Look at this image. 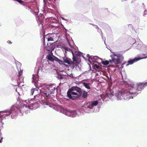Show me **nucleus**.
<instances>
[{"label": "nucleus", "mask_w": 147, "mask_h": 147, "mask_svg": "<svg viewBox=\"0 0 147 147\" xmlns=\"http://www.w3.org/2000/svg\"><path fill=\"white\" fill-rule=\"evenodd\" d=\"M114 91H115V96L117 99L118 100H128L131 98H133V96H135V93L133 91L130 90L129 88L128 89H123L119 90H116L115 88H113L112 90V92L109 94H107V96L109 98L111 99L113 98V96L114 95Z\"/></svg>", "instance_id": "nucleus-1"}, {"label": "nucleus", "mask_w": 147, "mask_h": 147, "mask_svg": "<svg viewBox=\"0 0 147 147\" xmlns=\"http://www.w3.org/2000/svg\"><path fill=\"white\" fill-rule=\"evenodd\" d=\"M22 109H24V111H27L28 109H35L39 106L40 102L34 98L29 99L21 102Z\"/></svg>", "instance_id": "nucleus-2"}, {"label": "nucleus", "mask_w": 147, "mask_h": 147, "mask_svg": "<svg viewBox=\"0 0 147 147\" xmlns=\"http://www.w3.org/2000/svg\"><path fill=\"white\" fill-rule=\"evenodd\" d=\"M19 111V110L17 107H13L10 110L0 112V129L3 128V125L4 124L2 121L1 117L6 118L11 114V117L13 119L18 114Z\"/></svg>", "instance_id": "nucleus-3"}, {"label": "nucleus", "mask_w": 147, "mask_h": 147, "mask_svg": "<svg viewBox=\"0 0 147 147\" xmlns=\"http://www.w3.org/2000/svg\"><path fill=\"white\" fill-rule=\"evenodd\" d=\"M41 90V95L45 98H47L52 93L54 94L57 91V87L55 84L46 85L42 84L40 87Z\"/></svg>", "instance_id": "nucleus-4"}, {"label": "nucleus", "mask_w": 147, "mask_h": 147, "mask_svg": "<svg viewBox=\"0 0 147 147\" xmlns=\"http://www.w3.org/2000/svg\"><path fill=\"white\" fill-rule=\"evenodd\" d=\"M113 53L111 55L112 60H110L109 61L112 63L113 62L115 64H118L120 63L124 59L123 55L119 52H112Z\"/></svg>", "instance_id": "nucleus-5"}, {"label": "nucleus", "mask_w": 147, "mask_h": 147, "mask_svg": "<svg viewBox=\"0 0 147 147\" xmlns=\"http://www.w3.org/2000/svg\"><path fill=\"white\" fill-rule=\"evenodd\" d=\"M55 109L57 111H59L69 117H74L77 115V113L76 111L69 110L67 109H64L59 105L56 107Z\"/></svg>", "instance_id": "nucleus-6"}, {"label": "nucleus", "mask_w": 147, "mask_h": 147, "mask_svg": "<svg viewBox=\"0 0 147 147\" xmlns=\"http://www.w3.org/2000/svg\"><path fill=\"white\" fill-rule=\"evenodd\" d=\"M38 76L36 74H35L33 75L32 77V83H33L35 86L37 88L32 89L31 90L30 94L31 95H33L34 94V97H36L38 95L39 93L41 94V90L40 88V86H38V85L36 84V82H38Z\"/></svg>", "instance_id": "nucleus-7"}, {"label": "nucleus", "mask_w": 147, "mask_h": 147, "mask_svg": "<svg viewBox=\"0 0 147 147\" xmlns=\"http://www.w3.org/2000/svg\"><path fill=\"white\" fill-rule=\"evenodd\" d=\"M98 102L95 100L87 103L84 105L85 112L88 113H92L94 112V107L96 106Z\"/></svg>", "instance_id": "nucleus-8"}, {"label": "nucleus", "mask_w": 147, "mask_h": 147, "mask_svg": "<svg viewBox=\"0 0 147 147\" xmlns=\"http://www.w3.org/2000/svg\"><path fill=\"white\" fill-rule=\"evenodd\" d=\"M147 84L146 83H138L136 85H134L133 86H129V89L130 90H132L133 91L134 93H135V95L136 96L138 94H136V91L138 92V91L141 90L143 89L144 88V87L146 86V85Z\"/></svg>", "instance_id": "nucleus-9"}, {"label": "nucleus", "mask_w": 147, "mask_h": 147, "mask_svg": "<svg viewBox=\"0 0 147 147\" xmlns=\"http://www.w3.org/2000/svg\"><path fill=\"white\" fill-rule=\"evenodd\" d=\"M132 40L134 42L133 47L137 49H141L146 52V46L144 45L141 41H139V42H137L135 43V40L134 39H132Z\"/></svg>", "instance_id": "nucleus-10"}, {"label": "nucleus", "mask_w": 147, "mask_h": 147, "mask_svg": "<svg viewBox=\"0 0 147 147\" xmlns=\"http://www.w3.org/2000/svg\"><path fill=\"white\" fill-rule=\"evenodd\" d=\"M47 45L48 47H49V48H50L51 49H49V48H47V50L50 52L49 53L48 55H47V58L49 60L51 61H53L54 60L55 61V58L57 57L53 55V53H52V51L54 50V47L52 45H51L49 46L47 43Z\"/></svg>", "instance_id": "nucleus-11"}, {"label": "nucleus", "mask_w": 147, "mask_h": 147, "mask_svg": "<svg viewBox=\"0 0 147 147\" xmlns=\"http://www.w3.org/2000/svg\"><path fill=\"white\" fill-rule=\"evenodd\" d=\"M63 50H65V51H67L71 52L73 56V59L74 61H77L76 60L77 58L76 57V56L77 57L80 56L81 55V53L80 52L75 51L74 53L73 50L72 49H70L66 47H63Z\"/></svg>", "instance_id": "nucleus-12"}, {"label": "nucleus", "mask_w": 147, "mask_h": 147, "mask_svg": "<svg viewBox=\"0 0 147 147\" xmlns=\"http://www.w3.org/2000/svg\"><path fill=\"white\" fill-rule=\"evenodd\" d=\"M67 96L73 100L76 99L78 97L80 96L82 94L76 93L69 90L67 93Z\"/></svg>", "instance_id": "nucleus-13"}, {"label": "nucleus", "mask_w": 147, "mask_h": 147, "mask_svg": "<svg viewBox=\"0 0 147 147\" xmlns=\"http://www.w3.org/2000/svg\"><path fill=\"white\" fill-rule=\"evenodd\" d=\"M88 60L91 63L92 61L93 62L97 63L98 64L102 61V59L97 56H90L89 55H87Z\"/></svg>", "instance_id": "nucleus-14"}, {"label": "nucleus", "mask_w": 147, "mask_h": 147, "mask_svg": "<svg viewBox=\"0 0 147 147\" xmlns=\"http://www.w3.org/2000/svg\"><path fill=\"white\" fill-rule=\"evenodd\" d=\"M49 65V62L47 61L44 62L42 64H41L40 66L37 69V68L36 67L35 69V70L36 69L37 70V73H39L40 72H42V71L43 70H46L47 69H48V67Z\"/></svg>", "instance_id": "nucleus-15"}, {"label": "nucleus", "mask_w": 147, "mask_h": 147, "mask_svg": "<svg viewBox=\"0 0 147 147\" xmlns=\"http://www.w3.org/2000/svg\"><path fill=\"white\" fill-rule=\"evenodd\" d=\"M80 60L78 58L77 61H74L72 64H71V67L73 69L79 71L80 69V68L78 65V64L80 62Z\"/></svg>", "instance_id": "nucleus-16"}, {"label": "nucleus", "mask_w": 147, "mask_h": 147, "mask_svg": "<svg viewBox=\"0 0 147 147\" xmlns=\"http://www.w3.org/2000/svg\"><path fill=\"white\" fill-rule=\"evenodd\" d=\"M57 37V34L56 33L51 34H48L45 37V38L48 41H53Z\"/></svg>", "instance_id": "nucleus-17"}, {"label": "nucleus", "mask_w": 147, "mask_h": 147, "mask_svg": "<svg viewBox=\"0 0 147 147\" xmlns=\"http://www.w3.org/2000/svg\"><path fill=\"white\" fill-rule=\"evenodd\" d=\"M145 58H146V57H145ZM144 58H139L136 57L133 59H130L128 61L127 63L126 64V66H127L129 65H131L134 63L136 62L137 61Z\"/></svg>", "instance_id": "nucleus-18"}, {"label": "nucleus", "mask_w": 147, "mask_h": 147, "mask_svg": "<svg viewBox=\"0 0 147 147\" xmlns=\"http://www.w3.org/2000/svg\"><path fill=\"white\" fill-rule=\"evenodd\" d=\"M51 30L53 32L52 34L56 33L57 36L58 37V32L60 31V27L59 26H52L51 28Z\"/></svg>", "instance_id": "nucleus-19"}, {"label": "nucleus", "mask_w": 147, "mask_h": 147, "mask_svg": "<svg viewBox=\"0 0 147 147\" xmlns=\"http://www.w3.org/2000/svg\"><path fill=\"white\" fill-rule=\"evenodd\" d=\"M69 90L76 93H80V94H82V89L78 87H73Z\"/></svg>", "instance_id": "nucleus-20"}, {"label": "nucleus", "mask_w": 147, "mask_h": 147, "mask_svg": "<svg viewBox=\"0 0 147 147\" xmlns=\"http://www.w3.org/2000/svg\"><path fill=\"white\" fill-rule=\"evenodd\" d=\"M63 63L64 62L65 63L71 66V64L73 63V62L71 61V60L69 58H67L66 57H64L63 59Z\"/></svg>", "instance_id": "nucleus-21"}, {"label": "nucleus", "mask_w": 147, "mask_h": 147, "mask_svg": "<svg viewBox=\"0 0 147 147\" xmlns=\"http://www.w3.org/2000/svg\"><path fill=\"white\" fill-rule=\"evenodd\" d=\"M18 78L17 80V82H18V84H20V82H21V81H22V80H21V81L20 80V76L22 74V70H20V71H19V70H18Z\"/></svg>", "instance_id": "nucleus-22"}, {"label": "nucleus", "mask_w": 147, "mask_h": 147, "mask_svg": "<svg viewBox=\"0 0 147 147\" xmlns=\"http://www.w3.org/2000/svg\"><path fill=\"white\" fill-rule=\"evenodd\" d=\"M31 11L32 12H33V13L34 14L35 16H36L38 14L39 11L38 7H37L36 8H35L34 10L31 9Z\"/></svg>", "instance_id": "nucleus-23"}, {"label": "nucleus", "mask_w": 147, "mask_h": 147, "mask_svg": "<svg viewBox=\"0 0 147 147\" xmlns=\"http://www.w3.org/2000/svg\"><path fill=\"white\" fill-rule=\"evenodd\" d=\"M96 63L93 62L92 64V67L93 68L96 69H98L99 68V66Z\"/></svg>", "instance_id": "nucleus-24"}, {"label": "nucleus", "mask_w": 147, "mask_h": 147, "mask_svg": "<svg viewBox=\"0 0 147 147\" xmlns=\"http://www.w3.org/2000/svg\"><path fill=\"white\" fill-rule=\"evenodd\" d=\"M55 61L58 62L59 63L61 64H62L63 63V61L59 60L57 58H55Z\"/></svg>", "instance_id": "nucleus-25"}, {"label": "nucleus", "mask_w": 147, "mask_h": 147, "mask_svg": "<svg viewBox=\"0 0 147 147\" xmlns=\"http://www.w3.org/2000/svg\"><path fill=\"white\" fill-rule=\"evenodd\" d=\"M83 84L86 88L88 89H90V87L88 84L84 83H83Z\"/></svg>", "instance_id": "nucleus-26"}, {"label": "nucleus", "mask_w": 147, "mask_h": 147, "mask_svg": "<svg viewBox=\"0 0 147 147\" xmlns=\"http://www.w3.org/2000/svg\"><path fill=\"white\" fill-rule=\"evenodd\" d=\"M87 96V92L86 91L84 90L83 91V93L82 95V97L84 98H85Z\"/></svg>", "instance_id": "nucleus-27"}, {"label": "nucleus", "mask_w": 147, "mask_h": 147, "mask_svg": "<svg viewBox=\"0 0 147 147\" xmlns=\"http://www.w3.org/2000/svg\"><path fill=\"white\" fill-rule=\"evenodd\" d=\"M100 62H102V64L105 65H108L109 63V61H100Z\"/></svg>", "instance_id": "nucleus-28"}, {"label": "nucleus", "mask_w": 147, "mask_h": 147, "mask_svg": "<svg viewBox=\"0 0 147 147\" xmlns=\"http://www.w3.org/2000/svg\"><path fill=\"white\" fill-rule=\"evenodd\" d=\"M16 64L17 66V67L18 69V67H20L21 64L18 61H17V62H16Z\"/></svg>", "instance_id": "nucleus-29"}, {"label": "nucleus", "mask_w": 147, "mask_h": 147, "mask_svg": "<svg viewBox=\"0 0 147 147\" xmlns=\"http://www.w3.org/2000/svg\"><path fill=\"white\" fill-rule=\"evenodd\" d=\"M125 63H123L121 65V67L119 68V70L120 71H121L122 68L123 67V65H124ZM121 75L122 76L121 71Z\"/></svg>", "instance_id": "nucleus-30"}, {"label": "nucleus", "mask_w": 147, "mask_h": 147, "mask_svg": "<svg viewBox=\"0 0 147 147\" xmlns=\"http://www.w3.org/2000/svg\"><path fill=\"white\" fill-rule=\"evenodd\" d=\"M42 15H40L38 17V20H39V21H40L42 20L43 18L42 16Z\"/></svg>", "instance_id": "nucleus-31"}, {"label": "nucleus", "mask_w": 147, "mask_h": 147, "mask_svg": "<svg viewBox=\"0 0 147 147\" xmlns=\"http://www.w3.org/2000/svg\"><path fill=\"white\" fill-rule=\"evenodd\" d=\"M48 1L50 2L49 3L50 4H53V3H55V0H47Z\"/></svg>", "instance_id": "nucleus-32"}, {"label": "nucleus", "mask_w": 147, "mask_h": 147, "mask_svg": "<svg viewBox=\"0 0 147 147\" xmlns=\"http://www.w3.org/2000/svg\"><path fill=\"white\" fill-rule=\"evenodd\" d=\"M97 29V31L99 32L100 33H101V34H102V33L101 31V30L98 27V28Z\"/></svg>", "instance_id": "nucleus-33"}, {"label": "nucleus", "mask_w": 147, "mask_h": 147, "mask_svg": "<svg viewBox=\"0 0 147 147\" xmlns=\"http://www.w3.org/2000/svg\"><path fill=\"white\" fill-rule=\"evenodd\" d=\"M61 18L63 20H65V21H68V19L64 18L63 17L61 16Z\"/></svg>", "instance_id": "nucleus-34"}, {"label": "nucleus", "mask_w": 147, "mask_h": 147, "mask_svg": "<svg viewBox=\"0 0 147 147\" xmlns=\"http://www.w3.org/2000/svg\"><path fill=\"white\" fill-rule=\"evenodd\" d=\"M67 38V41L68 42V44H69V46H70L71 47V48H72V46H71V44H70V42H69V40H68V39H67V38Z\"/></svg>", "instance_id": "nucleus-35"}, {"label": "nucleus", "mask_w": 147, "mask_h": 147, "mask_svg": "<svg viewBox=\"0 0 147 147\" xmlns=\"http://www.w3.org/2000/svg\"><path fill=\"white\" fill-rule=\"evenodd\" d=\"M16 1L20 3H22L23 2L21 0H16Z\"/></svg>", "instance_id": "nucleus-36"}, {"label": "nucleus", "mask_w": 147, "mask_h": 147, "mask_svg": "<svg viewBox=\"0 0 147 147\" xmlns=\"http://www.w3.org/2000/svg\"><path fill=\"white\" fill-rule=\"evenodd\" d=\"M146 15H147V10H145L144 11V16H145Z\"/></svg>", "instance_id": "nucleus-37"}, {"label": "nucleus", "mask_w": 147, "mask_h": 147, "mask_svg": "<svg viewBox=\"0 0 147 147\" xmlns=\"http://www.w3.org/2000/svg\"><path fill=\"white\" fill-rule=\"evenodd\" d=\"M93 25L94 26V27L95 28H96L97 29L98 28V26H97V25Z\"/></svg>", "instance_id": "nucleus-38"}, {"label": "nucleus", "mask_w": 147, "mask_h": 147, "mask_svg": "<svg viewBox=\"0 0 147 147\" xmlns=\"http://www.w3.org/2000/svg\"><path fill=\"white\" fill-rule=\"evenodd\" d=\"M43 2L44 3V7H45L46 5V4L45 1V0H43Z\"/></svg>", "instance_id": "nucleus-39"}, {"label": "nucleus", "mask_w": 147, "mask_h": 147, "mask_svg": "<svg viewBox=\"0 0 147 147\" xmlns=\"http://www.w3.org/2000/svg\"><path fill=\"white\" fill-rule=\"evenodd\" d=\"M0 138H1V140H0V143H1L2 142V140L3 139V138L2 137H1V136H0Z\"/></svg>", "instance_id": "nucleus-40"}, {"label": "nucleus", "mask_w": 147, "mask_h": 147, "mask_svg": "<svg viewBox=\"0 0 147 147\" xmlns=\"http://www.w3.org/2000/svg\"><path fill=\"white\" fill-rule=\"evenodd\" d=\"M16 91L18 93V94L19 95H20V93L19 92H18L17 91V88H16Z\"/></svg>", "instance_id": "nucleus-41"}, {"label": "nucleus", "mask_w": 147, "mask_h": 147, "mask_svg": "<svg viewBox=\"0 0 147 147\" xmlns=\"http://www.w3.org/2000/svg\"><path fill=\"white\" fill-rule=\"evenodd\" d=\"M102 95H100V96H98V97H99H99H100V98H102Z\"/></svg>", "instance_id": "nucleus-42"}, {"label": "nucleus", "mask_w": 147, "mask_h": 147, "mask_svg": "<svg viewBox=\"0 0 147 147\" xmlns=\"http://www.w3.org/2000/svg\"><path fill=\"white\" fill-rule=\"evenodd\" d=\"M70 42H73V41H72V40H71L70 41Z\"/></svg>", "instance_id": "nucleus-43"}, {"label": "nucleus", "mask_w": 147, "mask_h": 147, "mask_svg": "<svg viewBox=\"0 0 147 147\" xmlns=\"http://www.w3.org/2000/svg\"><path fill=\"white\" fill-rule=\"evenodd\" d=\"M146 84H147V85H146V86H147V82L146 83Z\"/></svg>", "instance_id": "nucleus-44"}, {"label": "nucleus", "mask_w": 147, "mask_h": 147, "mask_svg": "<svg viewBox=\"0 0 147 147\" xmlns=\"http://www.w3.org/2000/svg\"><path fill=\"white\" fill-rule=\"evenodd\" d=\"M83 57L84 58V56H83Z\"/></svg>", "instance_id": "nucleus-45"}]
</instances>
